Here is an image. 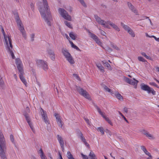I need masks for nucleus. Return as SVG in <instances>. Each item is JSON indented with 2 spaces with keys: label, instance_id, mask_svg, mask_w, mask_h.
Listing matches in <instances>:
<instances>
[{
  "label": "nucleus",
  "instance_id": "nucleus-1",
  "mask_svg": "<svg viewBox=\"0 0 159 159\" xmlns=\"http://www.w3.org/2000/svg\"><path fill=\"white\" fill-rule=\"evenodd\" d=\"M43 6L39 9V11L42 17L45 20V22L49 26H51V22L46 17V15L49 18H51L49 8L47 0H42Z\"/></svg>",
  "mask_w": 159,
  "mask_h": 159
},
{
  "label": "nucleus",
  "instance_id": "nucleus-2",
  "mask_svg": "<svg viewBox=\"0 0 159 159\" xmlns=\"http://www.w3.org/2000/svg\"><path fill=\"white\" fill-rule=\"evenodd\" d=\"M94 17L97 21L100 24L102 25L103 26L107 28H110L109 25L111 26L114 29L118 31L120 30V29L114 24L111 22L110 21L106 22L104 20H101L97 15H95Z\"/></svg>",
  "mask_w": 159,
  "mask_h": 159
},
{
  "label": "nucleus",
  "instance_id": "nucleus-3",
  "mask_svg": "<svg viewBox=\"0 0 159 159\" xmlns=\"http://www.w3.org/2000/svg\"><path fill=\"white\" fill-rule=\"evenodd\" d=\"M5 43L7 45V50L8 52L10 54L12 58L14 59L15 56L12 52V40L11 36L9 35H3Z\"/></svg>",
  "mask_w": 159,
  "mask_h": 159
},
{
  "label": "nucleus",
  "instance_id": "nucleus-4",
  "mask_svg": "<svg viewBox=\"0 0 159 159\" xmlns=\"http://www.w3.org/2000/svg\"><path fill=\"white\" fill-rule=\"evenodd\" d=\"M15 19L19 30L21 33L23 37L25 39L26 37L25 31L24 29L23 25L21 23V20H20L18 15H16Z\"/></svg>",
  "mask_w": 159,
  "mask_h": 159
},
{
  "label": "nucleus",
  "instance_id": "nucleus-5",
  "mask_svg": "<svg viewBox=\"0 0 159 159\" xmlns=\"http://www.w3.org/2000/svg\"><path fill=\"white\" fill-rule=\"evenodd\" d=\"M36 64L39 67H42L45 71L48 70L49 67L47 62L43 60L37 59L36 60Z\"/></svg>",
  "mask_w": 159,
  "mask_h": 159
},
{
  "label": "nucleus",
  "instance_id": "nucleus-6",
  "mask_svg": "<svg viewBox=\"0 0 159 159\" xmlns=\"http://www.w3.org/2000/svg\"><path fill=\"white\" fill-rule=\"evenodd\" d=\"M76 89L80 95L89 100H91L90 95L86 90L79 87H77Z\"/></svg>",
  "mask_w": 159,
  "mask_h": 159
},
{
  "label": "nucleus",
  "instance_id": "nucleus-7",
  "mask_svg": "<svg viewBox=\"0 0 159 159\" xmlns=\"http://www.w3.org/2000/svg\"><path fill=\"white\" fill-rule=\"evenodd\" d=\"M140 87L141 89L147 91L148 93H151L153 95L156 94V92L152 88H150L148 85L144 83H142L140 84Z\"/></svg>",
  "mask_w": 159,
  "mask_h": 159
},
{
  "label": "nucleus",
  "instance_id": "nucleus-8",
  "mask_svg": "<svg viewBox=\"0 0 159 159\" xmlns=\"http://www.w3.org/2000/svg\"><path fill=\"white\" fill-rule=\"evenodd\" d=\"M58 11L60 14L64 19L69 21L71 20V16L68 14L64 9L60 8L58 9Z\"/></svg>",
  "mask_w": 159,
  "mask_h": 159
},
{
  "label": "nucleus",
  "instance_id": "nucleus-9",
  "mask_svg": "<svg viewBox=\"0 0 159 159\" xmlns=\"http://www.w3.org/2000/svg\"><path fill=\"white\" fill-rule=\"evenodd\" d=\"M95 108L97 110L99 113L105 119V120L107 122L111 125L113 126V123L109 118L104 115V113L102 112L101 109L97 106H95Z\"/></svg>",
  "mask_w": 159,
  "mask_h": 159
},
{
  "label": "nucleus",
  "instance_id": "nucleus-10",
  "mask_svg": "<svg viewBox=\"0 0 159 159\" xmlns=\"http://www.w3.org/2000/svg\"><path fill=\"white\" fill-rule=\"evenodd\" d=\"M121 25L123 27L124 29L127 31L128 33L133 37L135 36V34L133 30L128 26L125 25L122 22L121 23Z\"/></svg>",
  "mask_w": 159,
  "mask_h": 159
},
{
  "label": "nucleus",
  "instance_id": "nucleus-11",
  "mask_svg": "<svg viewBox=\"0 0 159 159\" xmlns=\"http://www.w3.org/2000/svg\"><path fill=\"white\" fill-rule=\"evenodd\" d=\"M89 34L91 37L93 39L96 43L99 46L102 47V43L99 39L98 37L94 34H93L90 32H89Z\"/></svg>",
  "mask_w": 159,
  "mask_h": 159
},
{
  "label": "nucleus",
  "instance_id": "nucleus-12",
  "mask_svg": "<svg viewBox=\"0 0 159 159\" xmlns=\"http://www.w3.org/2000/svg\"><path fill=\"white\" fill-rule=\"evenodd\" d=\"M15 62L19 72H22V71H23V65L20 60L18 58H16Z\"/></svg>",
  "mask_w": 159,
  "mask_h": 159
},
{
  "label": "nucleus",
  "instance_id": "nucleus-13",
  "mask_svg": "<svg viewBox=\"0 0 159 159\" xmlns=\"http://www.w3.org/2000/svg\"><path fill=\"white\" fill-rule=\"evenodd\" d=\"M24 115L25 118L26 120L27 123H28L29 125L30 126V128L31 129L32 131L34 133H35V130L34 128V127L33 125V124H32V123L30 121V120L29 117V116H28V115L27 114H24Z\"/></svg>",
  "mask_w": 159,
  "mask_h": 159
},
{
  "label": "nucleus",
  "instance_id": "nucleus-14",
  "mask_svg": "<svg viewBox=\"0 0 159 159\" xmlns=\"http://www.w3.org/2000/svg\"><path fill=\"white\" fill-rule=\"evenodd\" d=\"M54 116L56 118L57 122V124L59 127L62 128L63 125V122L61 120V117L59 114L57 113H55L54 114Z\"/></svg>",
  "mask_w": 159,
  "mask_h": 159
},
{
  "label": "nucleus",
  "instance_id": "nucleus-15",
  "mask_svg": "<svg viewBox=\"0 0 159 159\" xmlns=\"http://www.w3.org/2000/svg\"><path fill=\"white\" fill-rule=\"evenodd\" d=\"M125 81L128 83L133 85H134L135 86V88H136L137 83L138 81L134 79L133 80H131L127 78H126L125 79Z\"/></svg>",
  "mask_w": 159,
  "mask_h": 159
},
{
  "label": "nucleus",
  "instance_id": "nucleus-16",
  "mask_svg": "<svg viewBox=\"0 0 159 159\" xmlns=\"http://www.w3.org/2000/svg\"><path fill=\"white\" fill-rule=\"evenodd\" d=\"M41 110L42 111L41 113L43 119L44 120V121L46 124H49V121L48 119L47 115L46 112L44 111L43 110L42 108H41Z\"/></svg>",
  "mask_w": 159,
  "mask_h": 159
},
{
  "label": "nucleus",
  "instance_id": "nucleus-17",
  "mask_svg": "<svg viewBox=\"0 0 159 159\" xmlns=\"http://www.w3.org/2000/svg\"><path fill=\"white\" fill-rule=\"evenodd\" d=\"M57 139L60 143L61 148H62V151H63L64 149V144L63 139L61 136L59 135H57Z\"/></svg>",
  "mask_w": 159,
  "mask_h": 159
},
{
  "label": "nucleus",
  "instance_id": "nucleus-18",
  "mask_svg": "<svg viewBox=\"0 0 159 159\" xmlns=\"http://www.w3.org/2000/svg\"><path fill=\"white\" fill-rule=\"evenodd\" d=\"M128 5L129 9L135 14L137 15L138 13L137 9L134 7V6L130 3L129 2H128Z\"/></svg>",
  "mask_w": 159,
  "mask_h": 159
},
{
  "label": "nucleus",
  "instance_id": "nucleus-19",
  "mask_svg": "<svg viewBox=\"0 0 159 159\" xmlns=\"http://www.w3.org/2000/svg\"><path fill=\"white\" fill-rule=\"evenodd\" d=\"M20 72V74H19V76L20 78V80H21L22 82L24 83V84L26 86H27V82H26L25 79L23 77V74H24V71H22V72Z\"/></svg>",
  "mask_w": 159,
  "mask_h": 159
},
{
  "label": "nucleus",
  "instance_id": "nucleus-20",
  "mask_svg": "<svg viewBox=\"0 0 159 159\" xmlns=\"http://www.w3.org/2000/svg\"><path fill=\"white\" fill-rule=\"evenodd\" d=\"M48 53L49 55V57L51 59L52 61L55 60V56L53 51L51 49H49L48 50Z\"/></svg>",
  "mask_w": 159,
  "mask_h": 159
},
{
  "label": "nucleus",
  "instance_id": "nucleus-21",
  "mask_svg": "<svg viewBox=\"0 0 159 159\" xmlns=\"http://www.w3.org/2000/svg\"><path fill=\"white\" fill-rule=\"evenodd\" d=\"M66 59L71 64H73L75 63V61L71 55L66 57Z\"/></svg>",
  "mask_w": 159,
  "mask_h": 159
},
{
  "label": "nucleus",
  "instance_id": "nucleus-22",
  "mask_svg": "<svg viewBox=\"0 0 159 159\" xmlns=\"http://www.w3.org/2000/svg\"><path fill=\"white\" fill-rule=\"evenodd\" d=\"M38 153L39 154L41 159H46V157L41 148L39 150Z\"/></svg>",
  "mask_w": 159,
  "mask_h": 159
},
{
  "label": "nucleus",
  "instance_id": "nucleus-23",
  "mask_svg": "<svg viewBox=\"0 0 159 159\" xmlns=\"http://www.w3.org/2000/svg\"><path fill=\"white\" fill-rule=\"evenodd\" d=\"M89 157V159H97V158L96 155L92 151H91Z\"/></svg>",
  "mask_w": 159,
  "mask_h": 159
},
{
  "label": "nucleus",
  "instance_id": "nucleus-24",
  "mask_svg": "<svg viewBox=\"0 0 159 159\" xmlns=\"http://www.w3.org/2000/svg\"><path fill=\"white\" fill-rule=\"evenodd\" d=\"M62 52L66 58L71 55L67 50L66 49L62 50Z\"/></svg>",
  "mask_w": 159,
  "mask_h": 159
},
{
  "label": "nucleus",
  "instance_id": "nucleus-25",
  "mask_svg": "<svg viewBox=\"0 0 159 159\" xmlns=\"http://www.w3.org/2000/svg\"><path fill=\"white\" fill-rule=\"evenodd\" d=\"M140 147L141 149L143 151L146 155L150 156V153L147 150L145 146L142 145Z\"/></svg>",
  "mask_w": 159,
  "mask_h": 159
},
{
  "label": "nucleus",
  "instance_id": "nucleus-26",
  "mask_svg": "<svg viewBox=\"0 0 159 159\" xmlns=\"http://www.w3.org/2000/svg\"><path fill=\"white\" fill-rule=\"evenodd\" d=\"M96 66L102 72H104V67L99 63H98L96 64Z\"/></svg>",
  "mask_w": 159,
  "mask_h": 159
},
{
  "label": "nucleus",
  "instance_id": "nucleus-27",
  "mask_svg": "<svg viewBox=\"0 0 159 159\" xmlns=\"http://www.w3.org/2000/svg\"><path fill=\"white\" fill-rule=\"evenodd\" d=\"M115 96H116V98L119 100L121 101H123V98L120 94H119L118 93H116L115 94Z\"/></svg>",
  "mask_w": 159,
  "mask_h": 159
},
{
  "label": "nucleus",
  "instance_id": "nucleus-28",
  "mask_svg": "<svg viewBox=\"0 0 159 159\" xmlns=\"http://www.w3.org/2000/svg\"><path fill=\"white\" fill-rule=\"evenodd\" d=\"M146 136L149 139H155L154 137L151 134L148 132L147 133L145 134Z\"/></svg>",
  "mask_w": 159,
  "mask_h": 159
},
{
  "label": "nucleus",
  "instance_id": "nucleus-29",
  "mask_svg": "<svg viewBox=\"0 0 159 159\" xmlns=\"http://www.w3.org/2000/svg\"><path fill=\"white\" fill-rule=\"evenodd\" d=\"M97 130L98 131H100L102 134V135H103L104 134V129H103V128L102 127H99L97 128Z\"/></svg>",
  "mask_w": 159,
  "mask_h": 159
},
{
  "label": "nucleus",
  "instance_id": "nucleus-30",
  "mask_svg": "<svg viewBox=\"0 0 159 159\" xmlns=\"http://www.w3.org/2000/svg\"><path fill=\"white\" fill-rule=\"evenodd\" d=\"M67 156L68 159H75L71 152L69 151L67 152Z\"/></svg>",
  "mask_w": 159,
  "mask_h": 159
},
{
  "label": "nucleus",
  "instance_id": "nucleus-31",
  "mask_svg": "<svg viewBox=\"0 0 159 159\" xmlns=\"http://www.w3.org/2000/svg\"><path fill=\"white\" fill-rule=\"evenodd\" d=\"M69 42H70V44L71 47L72 48H74L75 49L77 50H78V51L80 50V49L78 48V47H77V46H76V45H75L71 41H69Z\"/></svg>",
  "mask_w": 159,
  "mask_h": 159
},
{
  "label": "nucleus",
  "instance_id": "nucleus-32",
  "mask_svg": "<svg viewBox=\"0 0 159 159\" xmlns=\"http://www.w3.org/2000/svg\"><path fill=\"white\" fill-rule=\"evenodd\" d=\"M79 135H80V139H81V141L83 143H84V142H85V141H86V139H85V138L83 134L81 132H80V134H79Z\"/></svg>",
  "mask_w": 159,
  "mask_h": 159
},
{
  "label": "nucleus",
  "instance_id": "nucleus-33",
  "mask_svg": "<svg viewBox=\"0 0 159 159\" xmlns=\"http://www.w3.org/2000/svg\"><path fill=\"white\" fill-rule=\"evenodd\" d=\"M70 37L73 40L75 39L76 36L73 32H70L69 34Z\"/></svg>",
  "mask_w": 159,
  "mask_h": 159
},
{
  "label": "nucleus",
  "instance_id": "nucleus-34",
  "mask_svg": "<svg viewBox=\"0 0 159 159\" xmlns=\"http://www.w3.org/2000/svg\"><path fill=\"white\" fill-rule=\"evenodd\" d=\"M65 24V25L68 27L70 28H72V26L70 25V23L66 21H65L64 22Z\"/></svg>",
  "mask_w": 159,
  "mask_h": 159
},
{
  "label": "nucleus",
  "instance_id": "nucleus-35",
  "mask_svg": "<svg viewBox=\"0 0 159 159\" xmlns=\"http://www.w3.org/2000/svg\"><path fill=\"white\" fill-rule=\"evenodd\" d=\"M111 47L114 49L117 50H120L119 48L116 45H115L113 44H111Z\"/></svg>",
  "mask_w": 159,
  "mask_h": 159
},
{
  "label": "nucleus",
  "instance_id": "nucleus-36",
  "mask_svg": "<svg viewBox=\"0 0 159 159\" xmlns=\"http://www.w3.org/2000/svg\"><path fill=\"white\" fill-rule=\"evenodd\" d=\"M104 89L106 91L110 93H111V90L109 88H108L106 86H105L104 87Z\"/></svg>",
  "mask_w": 159,
  "mask_h": 159
},
{
  "label": "nucleus",
  "instance_id": "nucleus-37",
  "mask_svg": "<svg viewBox=\"0 0 159 159\" xmlns=\"http://www.w3.org/2000/svg\"><path fill=\"white\" fill-rule=\"evenodd\" d=\"M138 59L140 61L142 62H145L146 60L142 57H138Z\"/></svg>",
  "mask_w": 159,
  "mask_h": 159
},
{
  "label": "nucleus",
  "instance_id": "nucleus-38",
  "mask_svg": "<svg viewBox=\"0 0 159 159\" xmlns=\"http://www.w3.org/2000/svg\"><path fill=\"white\" fill-rule=\"evenodd\" d=\"M141 54L143 56H144L147 59H150V57L148 56L147 55L146 53L144 52H142L141 53Z\"/></svg>",
  "mask_w": 159,
  "mask_h": 159
},
{
  "label": "nucleus",
  "instance_id": "nucleus-39",
  "mask_svg": "<svg viewBox=\"0 0 159 159\" xmlns=\"http://www.w3.org/2000/svg\"><path fill=\"white\" fill-rule=\"evenodd\" d=\"M105 66L106 67L109 69H111V66L108 62L106 63L105 64Z\"/></svg>",
  "mask_w": 159,
  "mask_h": 159
},
{
  "label": "nucleus",
  "instance_id": "nucleus-40",
  "mask_svg": "<svg viewBox=\"0 0 159 159\" xmlns=\"http://www.w3.org/2000/svg\"><path fill=\"white\" fill-rule=\"evenodd\" d=\"M0 26L1 27V31L2 32L3 35H6V34H5V32H4V30L3 26H2V25H0Z\"/></svg>",
  "mask_w": 159,
  "mask_h": 159
},
{
  "label": "nucleus",
  "instance_id": "nucleus-41",
  "mask_svg": "<svg viewBox=\"0 0 159 159\" xmlns=\"http://www.w3.org/2000/svg\"><path fill=\"white\" fill-rule=\"evenodd\" d=\"M81 3L82 5L84 7H86V5L83 0H78Z\"/></svg>",
  "mask_w": 159,
  "mask_h": 159
},
{
  "label": "nucleus",
  "instance_id": "nucleus-42",
  "mask_svg": "<svg viewBox=\"0 0 159 159\" xmlns=\"http://www.w3.org/2000/svg\"><path fill=\"white\" fill-rule=\"evenodd\" d=\"M149 84L155 87H156L158 88L157 85L154 82H150L149 83Z\"/></svg>",
  "mask_w": 159,
  "mask_h": 159
},
{
  "label": "nucleus",
  "instance_id": "nucleus-43",
  "mask_svg": "<svg viewBox=\"0 0 159 159\" xmlns=\"http://www.w3.org/2000/svg\"><path fill=\"white\" fill-rule=\"evenodd\" d=\"M73 76L75 78H76L78 80H80V78L78 75L76 74H73Z\"/></svg>",
  "mask_w": 159,
  "mask_h": 159
},
{
  "label": "nucleus",
  "instance_id": "nucleus-44",
  "mask_svg": "<svg viewBox=\"0 0 159 159\" xmlns=\"http://www.w3.org/2000/svg\"><path fill=\"white\" fill-rule=\"evenodd\" d=\"M10 139L11 141L13 143H14V138L13 135L11 134L10 135Z\"/></svg>",
  "mask_w": 159,
  "mask_h": 159
},
{
  "label": "nucleus",
  "instance_id": "nucleus-45",
  "mask_svg": "<svg viewBox=\"0 0 159 159\" xmlns=\"http://www.w3.org/2000/svg\"><path fill=\"white\" fill-rule=\"evenodd\" d=\"M100 30V32L101 34L104 36H105L106 34V33L104 31L102 30H101L100 29H99Z\"/></svg>",
  "mask_w": 159,
  "mask_h": 159
},
{
  "label": "nucleus",
  "instance_id": "nucleus-46",
  "mask_svg": "<svg viewBox=\"0 0 159 159\" xmlns=\"http://www.w3.org/2000/svg\"><path fill=\"white\" fill-rule=\"evenodd\" d=\"M81 156L83 159H88V157L87 156L84 155L83 154H81Z\"/></svg>",
  "mask_w": 159,
  "mask_h": 159
},
{
  "label": "nucleus",
  "instance_id": "nucleus-47",
  "mask_svg": "<svg viewBox=\"0 0 159 159\" xmlns=\"http://www.w3.org/2000/svg\"><path fill=\"white\" fill-rule=\"evenodd\" d=\"M151 37L154 38L156 41L159 42V38H157L156 36L154 35H152L151 36Z\"/></svg>",
  "mask_w": 159,
  "mask_h": 159
},
{
  "label": "nucleus",
  "instance_id": "nucleus-48",
  "mask_svg": "<svg viewBox=\"0 0 159 159\" xmlns=\"http://www.w3.org/2000/svg\"><path fill=\"white\" fill-rule=\"evenodd\" d=\"M141 132L143 134H144L145 135V134L146 133H148V132L145 129H143V130H141Z\"/></svg>",
  "mask_w": 159,
  "mask_h": 159
},
{
  "label": "nucleus",
  "instance_id": "nucleus-49",
  "mask_svg": "<svg viewBox=\"0 0 159 159\" xmlns=\"http://www.w3.org/2000/svg\"><path fill=\"white\" fill-rule=\"evenodd\" d=\"M128 108H127L126 107H125L123 109L124 111L126 113H127L128 112Z\"/></svg>",
  "mask_w": 159,
  "mask_h": 159
},
{
  "label": "nucleus",
  "instance_id": "nucleus-50",
  "mask_svg": "<svg viewBox=\"0 0 159 159\" xmlns=\"http://www.w3.org/2000/svg\"><path fill=\"white\" fill-rule=\"evenodd\" d=\"M121 116L127 123H129L128 120L126 119V118L123 115H122Z\"/></svg>",
  "mask_w": 159,
  "mask_h": 159
},
{
  "label": "nucleus",
  "instance_id": "nucleus-51",
  "mask_svg": "<svg viewBox=\"0 0 159 159\" xmlns=\"http://www.w3.org/2000/svg\"><path fill=\"white\" fill-rule=\"evenodd\" d=\"M34 4L32 3H31V4H30V7H31V8L32 10H34Z\"/></svg>",
  "mask_w": 159,
  "mask_h": 159
},
{
  "label": "nucleus",
  "instance_id": "nucleus-52",
  "mask_svg": "<svg viewBox=\"0 0 159 159\" xmlns=\"http://www.w3.org/2000/svg\"><path fill=\"white\" fill-rule=\"evenodd\" d=\"M85 120L86 122L88 123V124H90V121L87 118H85L84 119Z\"/></svg>",
  "mask_w": 159,
  "mask_h": 159
},
{
  "label": "nucleus",
  "instance_id": "nucleus-53",
  "mask_svg": "<svg viewBox=\"0 0 159 159\" xmlns=\"http://www.w3.org/2000/svg\"><path fill=\"white\" fill-rule=\"evenodd\" d=\"M84 143L87 147H88V148H89V144L86 141H85V142H84Z\"/></svg>",
  "mask_w": 159,
  "mask_h": 159
},
{
  "label": "nucleus",
  "instance_id": "nucleus-54",
  "mask_svg": "<svg viewBox=\"0 0 159 159\" xmlns=\"http://www.w3.org/2000/svg\"><path fill=\"white\" fill-rule=\"evenodd\" d=\"M65 36H66V39H68V40H69V41H70V40H69V39H70V38H69V37L67 35V34H65Z\"/></svg>",
  "mask_w": 159,
  "mask_h": 159
},
{
  "label": "nucleus",
  "instance_id": "nucleus-55",
  "mask_svg": "<svg viewBox=\"0 0 159 159\" xmlns=\"http://www.w3.org/2000/svg\"><path fill=\"white\" fill-rule=\"evenodd\" d=\"M106 130L107 131H109V133H109V134L111 136V131L108 129H106Z\"/></svg>",
  "mask_w": 159,
  "mask_h": 159
},
{
  "label": "nucleus",
  "instance_id": "nucleus-56",
  "mask_svg": "<svg viewBox=\"0 0 159 159\" xmlns=\"http://www.w3.org/2000/svg\"><path fill=\"white\" fill-rule=\"evenodd\" d=\"M106 130L107 131H109V133H109V134L111 136V131L108 129H106Z\"/></svg>",
  "mask_w": 159,
  "mask_h": 159
},
{
  "label": "nucleus",
  "instance_id": "nucleus-57",
  "mask_svg": "<svg viewBox=\"0 0 159 159\" xmlns=\"http://www.w3.org/2000/svg\"><path fill=\"white\" fill-rule=\"evenodd\" d=\"M149 156V157L147 158L146 159H152V157L151 155L150 154V156Z\"/></svg>",
  "mask_w": 159,
  "mask_h": 159
},
{
  "label": "nucleus",
  "instance_id": "nucleus-58",
  "mask_svg": "<svg viewBox=\"0 0 159 159\" xmlns=\"http://www.w3.org/2000/svg\"><path fill=\"white\" fill-rule=\"evenodd\" d=\"M145 34H146V36L147 37H149V38H152V37H151V36H150L149 35H148V33H146Z\"/></svg>",
  "mask_w": 159,
  "mask_h": 159
},
{
  "label": "nucleus",
  "instance_id": "nucleus-59",
  "mask_svg": "<svg viewBox=\"0 0 159 159\" xmlns=\"http://www.w3.org/2000/svg\"><path fill=\"white\" fill-rule=\"evenodd\" d=\"M14 77L16 80L17 79V76L16 74H14Z\"/></svg>",
  "mask_w": 159,
  "mask_h": 159
},
{
  "label": "nucleus",
  "instance_id": "nucleus-60",
  "mask_svg": "<svg viewBox=\"0 0 159 159\" xmlns=\"http://www.w3.org/2000/svg\"><path fill=\"white\" fill-rule=\"evenodd\" d=\"M102 62L103 63V64L104 65V64H106V63H107V62H106V61H102Z\"/></svg>",
  "mask_w": 159,
  "mask_h": 159
},
{
  "label": "nucleus",
  "instance_id": "nucleus-61",
  "mask_svg": "<svg viewBox=\"0 0 159 159\" xmlns=\"http://www.w3.org/2000/svg\"><path fill=\"white\" fill-rule=\"evenodd\" d=\"M156 70L158 72H159V67H156Z\"/></svg>",
  "mask_w": 159,
  "mask_h": 159
},
{
  "label": "nucleus",
  "instance_id": "nucleus-62",
  "mask_svg": "<svg viewBox=\"0 0 159 159\" xmlns=\"http://www.w3.org/2000/svg\"><path fill=\"white\" fill-rule=\"evenodd\" d=\"M118 112L121 116H122V115H123L120 111H118Z\"/></svg>",
  "mask_w": 159,
  "mask_h": 159
},
{
  "label": "nucleus",
  "instance_id": "nucleus-63",
  "mask_svg": "<svg viewBox=\"0 0 159 159\" xmlns=\"http://www.w3.org/2000/svg\"><path fill=\"white\" fill-rule=\"evenodd\" d=\"M49 157L50 158V159H53L52 157L50 154L49 155Z\"/></svg>",
  "mask_w": 159,
  "mask_h": 159
},
{
  "label": "nucleus",
  "instance_id": "nucleus-64",
  "mask_svg": "<svg viewBox=\"0 0 159 159\" xmlns=\"http://www.w3.org/2000/svg\"><path fill=\"white\" fill-rule=\"evenodd\" d=\"M149 20L150 22V24H151V25H152V22H151V20L150 19H149Z\"/></svg>",
  "mask_w": 159,
  "mask_h": 159
}]
</instances>
